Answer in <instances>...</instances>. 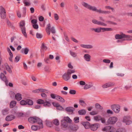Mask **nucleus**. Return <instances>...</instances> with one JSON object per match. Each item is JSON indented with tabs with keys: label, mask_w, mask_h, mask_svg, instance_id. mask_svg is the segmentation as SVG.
Segmentation results:
<instances>
[{
	"label": "nucleus",
	"mask_w": 132,
	"mask_h": 132,
	"mask_svg": "<svg viewBox=\"0 0 132 132\" xmlns=\"http://www.w3.org/2000/svg\"><path fill=\"white\" fill-rule=\"evenodd\" d=\"M75 71L74 70L68 69L66 73H65L62 76V78L65 81H68L71 78V73H74Z\"/></svg>",
	"instance_id": "f257e3e1"
},
{
	"label": "nucleus",
	"mask_w": 132,
	"mask_h": 132,
	"mask_svg": "<svg viewBox=\"0 0 132 132\" xmlns=\"http://www.w3.org/2000/svg\"><path fill=\"white\" fill-rule=\"evenodd\" d=\"M81 4L83 6L90 10L95 11L97 10V9L95 6H91L84 2H82Z\"/></svg>",
	"instance_id": "f03ea898"
},
{
	"label": "nucleus",
	"mask_w": 132,
	"mask_h": 132,
	"mask_svg": "<svg viewBox=\"0 0 132 132\" xmlns=\"http://www.w3.org/2000/svg\"><path fill=\"white\" fill-rule=\"evenodd\" d=\"M46 32L49 35H50V31L53 34H55L56 32L54 27H53L51 28V24L50 23H48L47 25L46 28Z\"/></svg>",
	"instance_id": "7ed1b4c3"
},
{
	"label": "nucleus",
	"mask_w": 132,
	"mask_h": 132,
	"mask_svg": "<svg viewBox=\"0 0 132 132\" xmlns=\"http://www.w3.org/2000/svg\"><path fill=\"white\" fill-rule=\"evenodd\" d=\"M118 120V118L115 117H111L108 120L107 124L106 125L109 124H114Z\"/></svg>",
	"instance_id": "20e7f679"
},
{
	"label": "nucleus",
	"mask_w": 132,
	"mask_h": 132,
	"mask_svg": "<svg viewBox=\"0 0 132 132\" xmlns=\"http://www.w3.org/2000/svg\"><path fill=\"white\" fill-rule=\"evenodd\" d=\"M0 14L2 19H4L6 18V10L2 6L0 7Z\"/></svg>",
	"instance_id": "39448f33"
},
{
	"label": "nucleus",
	"mask_w": 132,
	"mask_h": 132,
	"mask_svg": "<svg viewBox=\"0 0 132 132\" xmlns=\"http://www.w3.org/2000/svg\"><path fill=\"white\" fill-rule=\"evenodd\" d=\"M111 109L116 113H118L120 110V106L119 105L114 104L111 106Z\"/></svg>",
	"instance_id": "423d86ee"
},
{
	"label": "nucleus",
	"mask_w": 132,
	"mask_h": 132,
	"mask_svg": "<svg viewBox=\"0 0 132 132\" xmlns=\"http://www.w3.org/2000/svg\"><path fill=\"white\" fill-rule=\"evenodd\" d=\"M92 23L95 24H96L99 25H101L103 26H106L107 24L102 22L98 21L95 19H93L92 20Z\"/></svg>",
	"instance_id": "0eeeda50"
},
{
	"label": "nucleus",
	"mask_w": 132,
	"mask_h": 132,
	"mask_svg": "<svg viewBox=\"0 0 132 132\" xmlns=\"http://www.w3.org/2000/svg\"><path fill=\"white\" fill-rule=\"evenodd\" d=\"M127 36L126 35L121 32L120 35L119 34H116L115 36V38L116 39H118L124 38L125 37H126Z\"/></svg>",
	"instance_id": "6e6552de"
},
{
	"label": "nucleus",
	"mask_w": 132,
	"mask_h": 132,
	"mask_svg": "<svg viewBox=\"0 0 132 132\" xmlns=\"http://www.w3.org/2000/svg\"><path fill=\"white\" fill-rule=\"evenodd\" d=\"M114 84L111 82H108L104 84L102 86V87L103 88H107L113 86Z\"/></svg>",
	"instance_id": "1a4fd4ad"
},
{
	"label": "nucleus",
	"mask_w": 132,
	"mask_h": 132,
	"mask_svg": "<svg viewBox=\"0 0 132 132\" xmlns=\"http://www.w3.org/2000/svg\"><path fill=\"white\" fill-rule=\"evenodd\" d=\"M130 117L129 116H125L123 118V122H126V125H129L130 124L131 122L129 121V120Z\"/></svg>",
	"instance_id": "9d476101"
},
{
	"label": "nucleus",
	"mask_w": 132,
	"mask_h": 132,
	"mask_svg": "<svg viewBox=\"0 0 132 132\" xmlns=\"http://www.w3.org/2000/svg\"><path fill=\"white\" fill-rule=\"evenodd\" d=\"M37 121L36 122L39 125L38 126L39 127V129L42 128H43V126L42 121L40 119L38 118Z\"/></svg>",
	"instance_id": "9b49d317"
},
{
	"label": "nucleus",
	"mask_w": 132,
	"mask_h": 132,
	"mask_svg": "<svg viewBox=\"0 0 132 132\" xmlns=\"http://www.w3.org/2000/svg\"><path fill=\"white\" fill-rule=\"evenodd\" d=\"M82 124L86 129H88L90 127V126L89 123L88 122H83Z\"/></svg>",
	"instance_id": "f8f14e48"
},
{
	"label": "nucleus",
	"mask_w": 132,
	"mask_h": 132,
	"mask_svg": "<svg viewBox=\"0 0 132 132\" xmlns=\"http://www.w3.org/2000/svg\"><path fill=\"white\" fill-rule=\"evenodd\" d=\"M98 126V124H95L91 125L90 128L92 130L94 131L97 130Z\"/></svg>",
	"instance_id": "ddd939ff"
},
{
	"label": "nucleus",
	"mask_w": 132,
	"mask_h": 132,
	"mask_svg": "<svg viewBox=\"0 0 132 132\" xmlns=\"http://www.w3.org/2000/svg\"><path fill=\"white\" fill-rule=\"evenodd\" d=\"M15 118L14 116L10 115L7 116L5 118V120L6 121H9L12 120Z\"/></svg>",
	"instance_id": "4468645a"
},
{
	"label": "nucleus",
	"mask_w": 132,
	"mask_h": 132,
	"mask_svg": "<svg viewBox=\"0 0 132 132\" xmlns=\"http://www.w3.org/2000/svg\"><path fill=\"white\" fill-rule=\"evenodd\" d=\"M37 119L38 118L37 117H30L28 119L29 121L31 123H35L37 121Z\"/></svg>",
	"instance_id": "2eb2a0df"
},
{
	"label": "nucleus",
	"mask_w": 132,
	"mask_h": 132,
	"mask_svg": "<svg viewBox=\"0 0 132 132\" xmlns=\"http://www.w3.org/2000/svg\"><path fill=\"white\" fill-rule=\"evenodd\" d=\"M0 77L2 80L4 81L6 84H7L8 82V81L7 80L6 77L5 76L3 73H1Z\"/></svg>",
	"instance_id": "dca6fc26"
},
{
	"label": "nucleus",
	"mask_w": 132,
	"mask_h": 132,
	"mask_svg": "<svg viewBox=\"0 0 132 132\" xmlns=\"http://www.w3.org/2000/svg\"><path fill=\"white\" fill-rule=\"evenodd\" d=\"M74 108L72 107H67L65 109V111L67 112H71L73 113L74 110Z\"/></svg>",
	"instance_id": "f3484780"
},
{
	"label": "nucleus",
	"mask_w": 132,
	"mask_h": 132,
	"mask_svg": "<svg viewBox=\"0 0 132 132\" xmlns=\"http://www.w3.org/2000/svg\"><path fill=\"white\" fill-rule=\"evenodd\" d=\"M80 46L83 48L87 49L92 48L93 47V46L90 45L81 44Z\"/></svg>",
	"instance_id": "a211bd4d"
},
{
	"label": "nucleus",
	"mask_w": 132,
	"mask_h": 132,
	"mask_svg": "<svg viewBox=\"0 0 132 132\" xmlns=\"http://www.w3.org/2000/svg\"><path fill=\"white\" fill-rule=\"evenodd\" d=\"M96 12H98L100 13L104 14H109L110 13V12L108 11L102 10H101V9H100L98 10L97 9V10H96Z\"/></svg>",
	"instance_id": "6ab92c4d"
},
{
	"label": "nucleus",
	"mask_w": 132,
	"mask_h": 132,
	"mask_svg": "<svg viewBox=\"0 0 132 132\" xmlns=\"http://www.w3.org/2000/svg\"><path fill=\"white\" fill-rule=\"evenodd\" d=\"M15 98L17 101H20L22 99L21 94L19 93L16 94L15 95Z\"/></svg>",
	"instance_id": "aec40b11"
},
{
	"label": "nucleus",
	"mask_w": 132,
	"mask_h": 132,
	"mask_svg": "<svg viewBox=\"0 0 132 132\" xmlns=\"http://www.w3.org/2000/svg\"><path fill=\"white\" fill-rule=\"evenodd\" d=\"M63 121H65L67 122L70 123L71 122V120L68 117H64L63 120H61V122Z\"/></svg>",
	"instance_id": "412c9836"
},
{
	"label": "nucleus",
	"mask_w": 132,
	"mask_h": 132,
	"mask_svg": "<svg viewBox=\"0 0 132 132\" xmlns=\"http://www.w3.org/2000/svg\"><path fill=\"white\" fill-rule=\"evenodd\" d=\"M25 22L24 20L21 21L19 23V26L21 29H22L23 28H25Z\"/></svg>",
	"instance_id": "4be33fe9"
},
{
	"label": "nucleus",
	"mask_w": 132,
	"mask_h": 132,
	"mask_svg": "<svg viewBox=\"0 0 132 132\" xmlns=\"http://www.w3.org/2000/svg\"><path fill=\"white\" fill-rule=\"evenodd\" d=\"M84 57L86 61H89L90 60L91 57L88 54H85Z\"/></svg>",
	"instance_id": "5701e85b"
},
{
	"label": "nucleus",
	"mask_w": 132,
	"mask_h": 132,
	"mask_svg": "<svg viewBox=\"0 0 132 132\" xmlns=\"http://www.w3.org/2000/svg\"><path fill=\"white\" fill-rule=\"evenodd\" d=\"M57 96L56 100L62 103L65 102V100L62 97L58 95Z\"/></svg>",
	"instance_id": "b1692460"
},
{
	"label": "nucleus",
	"mask_w": 132,
	"mask_h": 132,
	"mask_svg": "<svg viewBox=\"0 0 132 132\" xmlns=\"http://www.w3.org/2000/svg\"><path fill=\"white\" fill-rule=\"evenodd\" d=\"M79 103L80 105L82 106L85 107L86 105L85 102L83 100H80L79 101Z\"/></svg>",
	"instance_id": "393cba45"
},
{
	"label": "nucleus",
	"mask_w": 132,
	"mask_h": 132,
	"mask_svg": "<svg viewBox=\"0 0 132 132\" xmlns=\"http://www.w3.org/2000/svg\"><path fill=\"white\" fill-rule=\"evenodd\" d=\"M16 104V102L14 101H11L10 104V107L12 108L14 107Z\"/></svg>",
	"instance_id": "a878e982"
},
{
	"label": "nucleus",
	"mask_w": 132,
	"mask_h": 132,
	"mask_svg": "<svg viewBox=\"0 0 132 132\" xmlns=\"http://www.w3.org/2000/svg\"><path fill=\"white\" fill-rule=\"evenodd\" d=\"M94 119L96 121H99L101 120V117L100 115H97L94 116Z\"/></svg>",
	"instance_id": "bb28decb"
},
{
	"label": "nucleus",
	"mask_w": 132,
	"mask_h": 132,
	"mask_svg": "<svg viewBox=\"0 0 132 132\" xmlns=\"http://www.w3.org/2000/svg\"><path fill=\"white\" fill-rule=\"evenodd\" d=\"M78 113L79 115H83L85 114L86 113V111L84 109L78 111Z\"/></svg>",
	"instance_id": "cd10ccee"
},
{
	"label": "nucleus",
	"mask_w": 132,
	"mask_h": 132,
	"mask_svg": "<svg viewBox=\"0 0 132 132\" xmlns=\"http://www.w3.org/2000/svg\"><path fill=\"white\" fill-rule=\"evenodd\" d=\"M21 29L22 34H23L25 37L27 38V34L26 32V28H23L22 29Z\"/></svg>",
	"instance_id": "c85d7f7f"
},
{
	"label": "nucleus",
	"mask_w": 132,
	"mask_h": 132,
	"mask_svg": "<svg viewBox=\"0 0 132 132\" xmlns=\"http://www.w3.org/2000/svg\"><path fill=\"white\" fill-rule=\"evenodd\" d=\"M53 123L56 126H58L59 124V122L58 119H55L53 120Z\"/></svg>",
	"instance_id": "c756f323"
},
{
	"label": "nucleus",
	"mask_w": 132,
	"mask_h": 132,
	"mask_svg": "<svg viewBox=\"0 0 132 132\" xmlns=\"http://www.w3.org/2000/svg\"><path fill=\"white\" fill-rule=\"evenodd\" d=\"M27 104H28L29 105H32L33 104V101L30 100L28 99L27 100Z\"/></svg>",
	"instance_id": "7c9ffc66"
},
{
	"label": "nucleus",
	"mask_w": 132,
	"mask_h": 132,
	"mask_svg": "<svg viewBox=\"0 0 132 132\" xmlns=\"http://www.w3.org/2000/svg\"><path fill=\"white\" fill-rule=\"evenodd\" d=\"M95 108L96 109L99 110H101L103 109V108L98 103L95 104Z\"/></svg>",
	"instance_id": "2f4dec72"
},
{
	"label": "nucleus",
	"mask_w": 132,
	"mask_h": 132,
	"mask_svg": "<svg viewBox=\"0 0 132 132\" xmlns=\"http://www.w3.org/2000/svg\"><path fill=\"white\" fill-rule=\"evenodd\" d=\"M78 128L77 127H72L70 128V131L71 132L76 131L78 129Z\"/></svg>",
	"instance_id": "473e14b6"
},
{
	"label": "nucleus",
	"mask_w": 132,
	"mask_h": 132,
	"mask_svg": "<svg viewBox=\"0 0 132 132\" xmlns=\"http://www.w3.org/2000/svg\"><path fill=\"white\" fill-rule=\"evenodd\" d=\"M51 105V104L49 102L46 101L45 102H44V105L45 106L49 107Z\"/></svg>",
	"instance_id": "72a5a7b5"
},
{
	"label": "nucleus",
	"mask_w": 132,
	"mask_h": 132,
	"mask_svg": "<svg viewBox=\"0 0 132 132\" xmlns=\"http://www.w3.org/2000/svg\"><path fill=\"white\" fill-rule=\"evenodd\" d=\"M31 128L34 130H36L39 129V127L38 126L33 125L31 126Z\"/></svg>",
	"instance_id": "f704fd0d"
},
{
	"label": "nucleus",
	"mask_w": 132,
	"mask_h": 132,
	"mask_svg": "<svg viewBox=\"0 0 132 132\" xmlns=\"http://www.w3.org/2000/svg\"><path fill=\"white\" fill-rule=\"evenodd\" d=\"M126 36H127L126 37H125L124 38H126V39H125V40L131 41L132 40V39L131 38L130 35H126Z\"/></svg>",
	"instance_id": "c9c22d12"
},
{
	"label": "nucleus",
	"mask_w": 132,
	"mask_h": 132,
	"mask_svg": "<svg viewBox=\"0 0 132 132\" xmlns=\"http://www.w3.org/2000/svg\"><path fill=\"white\" fill-rule=\"evenodd\" d=\"M20 104L22 105H25L27 104V100H22L20 102Z\"/></svg>",
	"instance_id": "e433bc0d"
},
{
	"label": "nucleus",
	"mask_w": 132,
	"mask_h": 132,
	"mask_svg": "<svg viewBox=\"0 0 132 132\" xmlns=\"http://www.w3.org/2000/svg\"><path fill=\"white\" fill-rule=\"evenodd\" d=\"M44 101L41 99H39L37 101V103L38 104H44Z\"/></svg>",
	"instance_id": "4c0bfd02"
},
{
	"label": "nucleus",
	"mask_w": 132,
	"mask_h": 132,
	"mask_svg": "<svg viewBox=\"0 0 132 132\" xmlns=\"http://www.w3.org/2000/svg\"><path fill=\"white\" fill-rule=\"evenodd\" d=\"M5 68L6 70L10 73H11L12 72L9 66L8 65H6L5 67Z\"/></svg>",
	"instance_id": "58836bf2"
},
{
	"label": "nucleus",
	"mask_w": 132,
	"mask_h": 132,
	"mask_svg": "<svg viewBox=\"0 0 132 132\" xmlns=\"http://www.w3.org/2000/svg\"><path fill=\"white\" fill-rule=\"evenodd\" d=\"M9 109H4L2 110V113L3 115H5L7 113Z\"/></svg>",
	"instance_id": "ea45409f"
},
{
	"label": "nucleus",
	"mask_w": 132,
	"mask_h": 132,
	"mask_svg": "<svg viewBox=\"0 0 132 132\" xmlns=\"http://www.w3.org/2000/svg\"><path fill=\"white\" fill-rule=\"evenodd\" d=\"M43 37L42 35L38 33H37L36 34V37L37 38H41Z\"/></svg>",
	"instance_id": "a19ab883"
},
{
	"label": "nucleus",
	"mask_w": 132,
	"mask_h": 132,
	"mask_svg": "<svg viewBox=\"0 0 132 132\" xmlns=\"http://www.w3.org/2000/svg\"><path fill=\"white\" fill-rule=\"evenodd\" d=\"M70 54L73 57H76L77 56V54L74 52L70 51Z\"/></svg>",
	"instance_id": "79ce46f5"
},
{
	"label": "nucleus",
	"mask_w": 132,
	"mask_h": 132,
	"mask_svg": "<svg viewBox=\"0 0 132 132\" xmlns=\"http://www.w3.org/2000/svg\"><path fill=\"white\" fill-rule=\"evenodd\" d=\"M24 3L25 6H29L30 5V3L28 2H27L26 0H25L23 1Z\"/></svg>",
	"instance_id": "37998d69"
},
{
	"label": "nucleus",
	"mask_w": 132,
	"mask_h": 132,
	"mask_svg": "<svg viewBox=\"0 0 132 132\" xmlns=\"http://www.w3.org/2000/svg\"><path fill=\"white\" fill-rule=\"evenodd\" d=\"M76 91L74 90H70L69 92V93L71 94L74 95L76 94Z\"/></svg>",
	"instance_id": "c03bdc74"
},
{
	"label": "nucleus",
	"mask_w": 132,
	"mask_h": 132,
	"mask_svg": "<svg viewBox=\"0 0 132 132\" xmlns=\"http://www.w3.org/2000/svg\"><path fill=\"white\" fill-rule=\"evenodd\" d=\"M74 120L75 123H78L79 122V118L78 117H76L74 118Z\"/></svg>",
	"instance_id": "a18cd8bd"
},
{
	"label": "nucleus",
	"mask_w": 132,
	"mask_h": 132,
	"mask_svg": "<svg viewBox=\"0 0 132 132\" xmlns=\"http://www.w3.org/2000/svg\"><path fill=\"white\" fill-rule=\"evenodd\" d=\"M54 18L56 20H57L59 19V16L56 13H55L54 14Z\"/></svg>",
	"instance_id": "49530a36"
},
{
	"label": "nucleus",
	"mask_w": 132,
	"mask_h": 132,
	"mask_svg": "<svg viewBox=\"0 0 132 132\" xmlns=\"http://www.w3.org/2000/svg\"><path fill=\"white\" fill-rule=\"evenodd\" d=\"M7 23L9 27L11 28H13V24L11 23L9 21H7Z\"/></svg>",
	"instance_id": "de8ad7c7"
},
{
	"label": "nucleus",
	"mask_w": 132,
	"mask_h": 132,
	"mask_svg": "<svg viewBox=\"0 0 132 132\" xmlns=\"http://www.w3.org/2000/svg\"><path fill=\"white\" fill-rule=\"evenodd\" d=\"M111 128V127L110 126L106 127L103 128L102 129L103 131H106L108 129H110Z\"/></svg>",
	"instance_id": "09e8293b"
},
{
	"label": "nucleus",
	"mask_w": 132,
	"mask_h": 132,
	"mask_svg": "<svg viewBox=\"0 0 132 132\" xmlns=\"http://www.w3.org/2000/svg\"><path fill=\"white\" fill-rule=\"evenodd\" d=\"M105 8L106 9L111 10L112 11H113L114 10L113 8L109 6H105Z\"/></svg>",
	"instance_id": "8fccbe9b"
},
{
	"label": "nucleus",
	"mask_w": 132,
	"mask_h": 132,
	"mask_svg": "<svg viewBox=\"0 0 132 132\" xmlns=\"http://www.w3.org/2000/svg\"><path fill=\"white\" fill-rule=\"evenodd\" d=\"M29 51V50L27 48H26L24 49V53L26 54H28Z\"/></svg>",
	"instance_id": "3c124183"
},
{
	"label": "nucleus",
	"mask_w": 132,
	"mask_h": 132,
	"mask_svg": "<svg viewBox=\"0 0 132 132\" xmlns=\"http://www.w3.org/2000/svg\"><path fill=\"white\" fill-rule=\"evenodd\" d=\"M57 95L53 94H52L50 95L51 98L53 99L55 98L56 99V97Z\"/></svg>",
	"instance_id": "603ef678"
},
{
	"label": "nucleus",
	"mask_w": 132,
	"mask_h": 132,
	"mask_svg": "<svg viewBox=\"0 0 132 132\" xmlns=\"http://www.w3.org/2000/svg\"><path fill=\"white\" fill-rule=\"evenodd\" d=\"M97 112L95 111H92V112L90 113V114L92 115H96L97 114Z\"/></svg>",
	"instance_id": "864d4df0"
},
{
	"label": "nucleus",
	"mask_w": 132,
	"mask_h": 132,
	"mask_svg": "<svg viewBox=\"0 0 132 132\" xmlns=\"http://www.w3.org/2000/svg\"><path fill=\"white\" fill-rule=\"evenodd\" d=\"M45 71L47 72H50V70L49 68L48 67H46L44 68Z\"/></svg>",
	"instance_id": "5fc2aeb1"
},
{
	"label": "nucleus",
	"mask_w": 132,
	"mask_h": 132,
	"mask_svg": "<svg viewBox=\"0 0 132 132\" xmlns=\"http://www.w3.org/2000/svg\"><path fill=\"white\" fill-rule=\"evenodd\" d=\"M41 96L44 98H46L47 96V95L45 93H42L41 94Z\"/></svg>",
	"instance_id": "6e6d98bb"
},
{
	"label": "nucleus",
	"mask_w": 132,
	"mask_h": 132,
	"mask_svg": "<svg viewBox=\"0 0 132 132\" xmlns=\"http://www.w3.org/2000/svg\"><path fill=\"white\" fill-rule=\"evenodd\" d=\"M42 48L44 50H46L47 49V47L45 45V44L43 43L42 45Z\"/></svg>",
	"instance_id": "4d7b16f0"
},
{
	"label": "nucleus",
	"mask_w": 132,
	"mask_h": 132,
	"mask_svg": "<svg viewBox=\"0 0 132 132\" xmlns=\"http://www.w3.org/2000/svg\"><path fill=\"white\" fill-rule=\"evenodd\" d=\"M103 62L104 63H109L111 61L108 59H104L103 60Z\"/></svg>",
	"instance_id": "13d9d810"
},
{
	"label": "nucleus",
	"mask_w": 132,
	"mask_h": 132,
	"mask_svg": "<svg viewBox=\"0 0 132 132\" xmlns=\"http://www.w3.org/2000/svg\"><path fill=\"white\" fill-rule=\"evenodd\" d=\"M20 60V57L18 56H17L15 58V60L14 61V62H18Z\"/></svg>",
	"instance_id": "bf43d9fd"
},
{
	"label": "nucleus",
	"mask_w": 132,
	"mask_h": 132,
	"mask_svg": "<svg viewBox=\"0 0 132 132\" xmlns=\"http://www.w3.org/2000/svg\"><path fill=\"white\" fill-rule=\"evenodd\" d=\"M91 87V86L90 85H88L87 84H86L85 86L84 89H87L90 88Z\"/></svg>",
	"instance_id": "052dcab7"
},
{
	"label": "nucleus",
	"mask_w": 132,
	"mask_h": 132,
	"mask_svg": "<svg viewBox=\"0 0 132 132\" xmlns=\"http://www.w3.org/2000/svg\"><path fill=\"white\" fill-rule=\"evenodd\" d=\"M106 22L109 24H113L114 25H116L117 23H116L115 22H113L112 21H106Z\"/></svg>",
	"instance_id": "680f3d73"
},
{
	"label": "nucleus",
	"mask_w": 132,
	"mask_h": 132,
	"mask_svg": "<svg viewBox=\"0 0 132 132\" xmlns=\"http://www.w3.org/2000/svg\"><path fill=\"white\" fill-rule=\"evenodd\" d=\"M38 90L39 93L41 92H45L46 90L45 89L42 88L39 89H38Z\"/></svg>",
	"instance_id": "e2e57ef3"
},
{
	"label": "nucleus",
	"mask_w": 132,
	"mask_h": 132,
	"mask_svg": "<svg viewBox=\"0 0 132 132\" xmlns=\"http://www.w3.org/2000/svg\"><path fill=\"white\" fill-rule=\"evenodd\" d=\"M32 26L34 28L36 29H37L38 28V25L37 23L33 24L32 25Z\"/></svg>",
	"instance_id": "0e129e2a"
},
{
	"label": "nucleus",
	"mask_w": 132,
	"mask_h": 132,
	"mask_svg": "<svg viewBox=\"0 0 132 132\" xmlns=\"http://www.w3.org/2000/svg\"><path fill=\"white\" fill-rule=\"evenodd\" d=\"M37 20L36 19H33L31 21V23L33 24L37 23Z\"/></svg>",
	"instance_id": "69168bd1"
},
{
	"label": "nucleus",
	"mask_w": 132,
	"mask_h": 132,
	"mask_svg": "<svg viewBox=\"0 0 132 132\" xmlns=\"http://www.w3.org/2000/svg\"><path fill=\"white\" fill-rule=\"evenodd\" d=\"M10 57L9 58V59L10 61L11 62H13L12 58L13 57V54H11L10 55Z\"/></svg>",
	"instance_id": "338daca9"
},
{
	"label": "nucleus",
	"mask_w": 132,
	"mask_h": 132,
	"mask_svg": "<svg viewBox=\"0 0 132 132\" xmlns=\"http://www.w3.org/2000/svg\"><path fill=\"white\" fill-rule=\"evenodd\" d=\"M101 28H95V32H101Z\"/></svg>",
	"instance_id": "774afa93"
}]
</instances>
